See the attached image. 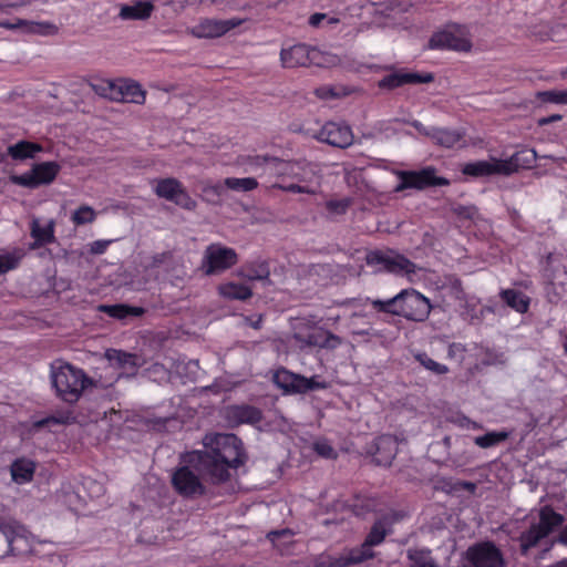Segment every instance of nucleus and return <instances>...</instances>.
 <instances>
[{
    "mask_svg": "<svg viewBox=\"0 0 567 567\" xmlns=\"http://www.w3.org/2000/svg\"><path fill=\"white\" fill-rule=\"evenodd\" d=\"M203 444L204 451L183 453L181 465L172 474V487L183 498L195 499L207 494L202 477L213 485H220L230 480L231 470L246 463L243 441L235 434H207Z\"/></svg>",
    "mask_w": 567,
    "mask_h": 567,
    "instance_id": "nucleus-1",
    "label": "nucleus"
},
{
    "mask_svg": "<svg viewBox=\"0 0 567 567\" xmlns=\"http://www.w3.org/2000/svg\"><path fill=\"white\" fill-rule=\"evenodd\" d=\"M371 305L378 312L404 317L412 321H424L431 311L429 299L415 289H404L386 300H371Z\"/></svg>",
    "mask_w": 567,
    "mask_h": 567,
    "instance_id": "nucleus-2",
    "label": "nucleus"
},
{
    "mask_svg": "<svg viewBox=\"0 0 567 567\" xmlns=\"http://www.w3.org/2000/svg\"><path fill=\"white\" fill-rule=\"evenodd\" d=\"M51 379L56 396L71 404L78 402L83 391L94 384L82 369L70 363L52 369Z\"/></svg>",
    "mask_w": 567,
    "mask_h": 567,
    "instance_id": "nucleus-3",
    "label": "nucleus"
},
{
    "mask_svg": "<svg viewBox=\"0 0 567 567\" xmlns=\"http://www.w3.org/2000/svg\"><path fill=\"white\" fill-rule=\"evenodd\" d=\"M365 262L375 272H386L394 276H410L416 272V265L412 260L391 248L368 251Z\"/></svg>",
    "mask_w": 567,
    "mask_h": 567,
    "instance_id": "nucleus-4",
    "label": "nucleus"
},
{
    "mask_svg": "<svg viewBox=\"0 0 567 567\" xmlns=\"http://www.w3.org/2000/svg\"><path fill=\"white\" fill-rule=\"evenodd\" d=\"M96 92L116 102L143 104L146 99V92L142 85L128 79L106 81L96 87Z\"/></svg>",
    "mask_w": 567,
    "mask_h": 567,
    "instance_id": "nucleus-5",
    "label": "nucleus"
},
{
    "mask_svg": "<svg viewBox=\"0 0 567 567\" xmlns=\"http://www.w3.org/2000/svg\"><path fill=\"white\" fill-rule=\"evenodd\" d=\"M396 176L400 181L394 188L396 193L412 188L423 190L429 187L450 185L446 177L436 176V169L433 166L419 171H398Z\"/></svg>",
    "mask_w": 567,
    "mask_h": 567,
    "instance_id": "nucleus-6",
    "label": "nucleus"
},
{
    "mask_svg": "<svg viewBox=\"0 0 567 567\" xmlns=\"http://www.w3.org/2000/svg\"><path fill=\"white\" fill-rule=\"evenodd\" d=\"M61 165L58 162L49 161L35 163L31 168L20 175H11L12 184L28 189H37L43 185H50L59 175Z\"/></svg>",
    "mask_w": 567,
    "mask_h": 567,
    "instance_id": "nucleus-7",
    "label": "nucleus"
},
{
    "mask_svg": "<svg viewBox=\"0 0 567 567\" xmlns=\"http://www.w3.org/2000/svg\"><path fill=\"white\" fill-rule=\"evenodd\" d=\"M238 262V255L234 248L221 244H210L204 251L202 269L205 275H217L230 269Z\"/></svg>",
    "mask_w": 567,
    "mask_h": 567,
    "instance_id": "nucleus-8",
    "label": "nucleus"
},
{
    "mask_svg": "<svg viewBox=\"0 0 567 567\" xmlns=\"http://www.w3.org/2000/svg\"><path fill=\"white\" fill-rule=\"evenodd\" d=\"M300 171L296 172V179L290 183H274L271 188L293 194L315 195L320 186L317 165L299 161Z\"/></svg>",
    "mask_w": 567,
    "mask_h": 567,
    "instance_id": "nucleus-9",
    "label": "nucleus"
},
{
    "mask_svg": "<svg viewBox=\"0 0 567 567\" xmlns=\"http://www.w3.org/2000/svg\"><path fill=\"white\" fill-rule=\"evenodd\" d=\"M153 189L157 197L174 203L184 209L193 210L196 207V202L190 197L182 182L175 177L155 179Z\"/></svg>",
    "mask_w": 567,
    "mask_h": 567,
    "instance_id": "nucleus-10",
    "label": "nucleus"
},
{
    "mask_svg": "<svg viewBox=\"0 0 567 567\" xmlns=\"http://www.w3.org/2000/svg\"><path fill=\"white\" fill-rule=\"evenodd\" d=\"M466 559L473 567H503L504 557L493 542H481L468 547Z\"/></svg>",
    "mask_w": 567,
    "mask_h": 567,
    "instance_id": "nucleus-11",
    "label": "nucleus"
},
{
    "mask_svg": "<svg viewBox=\"0 0 567 567\" xmlns=\"http://www.w3.org/2000/svg\"><path fill=\"white\" fill-rule=\"evenodd\" d=\"M239 19L217 20L204 19L189 29V33L197 39H213L226 34L241 24Z\"/></svg>",
    "mask_w": 567,
    "mask_h": 567,
    "instance_id": "nucleus-12",
    "label": "nucleus"
},
{
    "mask_svg": "<svg viewBox=\"0 0 567 567\" xmlns=\"http://www.w3.org/2000/svg\"><path fill=\"white\" fill-rule=\"evenodd\" d=\"M317 138L331 146L346 148L353 142V133L349 125L338 122H327L319 131Z\"/></svg>",
    "mask_w": 567,
    "mask_h": 567,
    "instance_id": "nucleus-13",
    "label": "nucleus"
},
{
    "mask_svg": "<svg viewBox=\"0 0 567 567\" xmlns=\"http://www.w3.org/2000/svg\"><path fill=\"white\" fill-rule=\"evenodd\" d=\"M256 164H266L269 175L276 177V183H290L296 179V172L300 171L299 161H284L279 158H268L256 156Z\"/></svg>",
    "mask_w": 567,
    "mask_h": 567,
    "instance_id": "nucleus-14",
    "label": "nucleus"
},
{
    "mask_svg": "<svg viewBox=\"0 0 567 567\" xmlns=\"http://www.w3.org/2000/svg\"><path fill=\"white\" fill-rule=\"evenodd\" d=\"M316 49L305 43H298L289 48H282L280 52V61L284 68L308 66L313 63Z\"/></svg>",
    "mask_w": 567,
    "mask_h": 567,
    "instance_id": "nucleus-15",
    "label": "nucleus"
},
{
    "mask_svg": "<svg viewBox=\"0 0 567 567\" xmlns=\"http://www.w3.org/2000/svg\"><path fill=\"white\" fill-rule=\"evenodd\" d=\"M226 420L233 425H257L262 421V411L250 404H234L225 410Z\"/></svg>",
    "mask_w": 567,
    "mask_h": 567,
    "instance_id": "nucleus-16",
    "label": "nucleus"
},
{
    "mask_svg": "<svg viewBox=\"0 0 567 567\" xmlns=\"http://www.w3.org/2000/svg\"><path fill=\"white\" fill-rule=\"evenodd\" d=\"M434 81L433 73L395 72L385 75L378 83L380 89L393 90L405 84L431 83Z\"/></svg>",
    "mask_w": 567,
    "mask_h": 567,
    "instance_id": "nucleus-17",
    "label": "nucleus"
},
{
    "mask_svg": "<svg viewBox=\"0 0 567 567\" xmlns=\"http://www.w3.org/2000/svg\"><path fill=\"white\" fill-rule=\"evenodd\" d=\"M472 43L468 39L456 35L449 30H442L433 33L429 40V49L432 50H455V51H470Z\"/></svg>",
    "mask_w": 567,
    "mask_h": 567,
    "instance_id": "nucleus-18",
    "label": "nucleus"
},
{
    "mask_svg": "<svg viewBox=\"0 0 567 567\" xmlns=\"http://www.w3.org/2000/svg\"><path fill=\"white\" fill-rule=\"evenodd\" d=\"M511 165L508 162L495 159L494 162L488 161H476L467 163L463 166L462 173L473 177L492 176L496 174H511Z\"/></svg>",
    "mask_w": 567,
    "mask_h": 567,
    "instance_id": "nucleus-19",
    "label": "nucleus"
},
{
    "mask_svg": "<svg viewBox=\"0 0 567 567\" xmlns=\"http://www.w3.org/2000/svg\"><path fill=\"white\" fill-rule=\"evenodd\" d=\"M0 28L7 30L20 29L24 33L40 34V35H53L58 32V27L50 22H34L24 19L17 18L14 21L0 20Z\"/></svg>",
    "mask_w": 567,
    "mask_h": 567,
    "instance_id": "nucleus-20",
    "label": "nucleus"
},
{
    "mask_svg": "<svg viewBox=\"0 0 567 567\" xmlns=\"http://www.w3.org/2000/svg\"><path fill=\"white\" fill-rule=\"evenodd\" d=\"M367 561V556L355 547L340 556L320 555L316 561V567H350Z\"/></svg>",
    "mask_w": 567,
    "mask_h": 567,
    "instance_id": "nucleus-21",
    "label": "nucleus"
},
{
    "mask_svg": "<svg viewBox=\"0 0 567 567\" xmlns=\"http://www.w3.org/2000/svg\"><path fill=\"white\" fill-rule=\"evenodd\" d=\"M224 187L235 192H250L258 187V182L254 177H227L224 179V183H216L214 185H208L204 187V192L206 194H213L216 197L221 196L224 192Z\"/></svg>",
    "mask_w": 567,
    "mask_h": 567,
    "instance_id": "nucleus-22",
    "label": "nucleus"
},
{
    "mask_svg": "<svg viewBox=\"0 0 567 567\" xmlns=\"http://www.w3.org/2000/svg\"><path fill=\"white\" fill-rule=\"evenodd\" d=\"M30 235L33 238V241L29 245L30 250L54 244L56 241L54 220H50L45 226H41L38 219H33L30 224Z\"/></svg>",
    "mask_w": 567,
    "mask_h": 567,
    "instance_id": "nucleus-23",
    "label": "nucleus"
},
{
    "mask_svg": "<svg viewBox=\"0 0 567 567\" xmlns=\"http://www.w3.org/2000/svg\"><path fill=\"white\" fill-rule=\"evenodd\" d=\"M74 416L71 412H59L42 419H33L29 426V432L35 434L42 430L56 432V427L73 423Z\"/></svg>",
    "mask_w": 567,
    "mask_h": 567,
    "instance_id": "nucleus-24",
    "label": "nucleus"
},
{
    "mask_svg": "<svg viewBox=\"0 0 567 567\" xmlns=\"http://www.w3.org/2000/svg\"><path fill=\"white\" fill-rule=\"evenodd\" d=\"M435 144L452 148L464 143L465 133L461 130L431 127L424 132Z\"/></svg>",
    "mask_w": 567,
    "mask_h": 567,
    "instance_id": "nucleus-25",
    "label": "nucleus"
},
{
    "mask_svg": "<svg viewBox=\"0 0 567 567\" xmlns=\"http://www.w3.org/2000/svg\"><path fill=\"white\" fill-rule=\"evenodd\" d=\"M374 460L379 465L388 466L395 457L398 452V442L393 435L384 434L378 436L374 442Z\"/></svg>",
    "mask_w": 567,
    "mask_h": 567,
    "instance_id": "nucleus-26",
    "label": "nucleus"
},
{
    "mask_svg": "<svg viewBox=\"0 0 567 567\" xmlns=\"http://www.w3.org/2000/svg\"><path fill=\"white\" fill-rule=\"evenodd\" d=\"M386 534L388 532L385 529L384 523L382 520H377L372 525L369 534L367 535L361 546L355 548L367 556V560L372 559L374 557V551L372 550V547L380 545L384 540Z\"/></svg>",
    "mask_w": 567,
    "mask_h": 567,
    "instance_id": "nucleus-27",
    "label": "nucleus"
},
{
    "mask_svg": "<svg viewBox=\"0 0 567 567\" xmlns=\"http://www.w3.org/2000/svg\"><path fill=\"white\" fill-rule=\"evenodd\" d=\"M564 523V516L554 511L551 506H544L539 511V520L534 524L545 536H549L556 528Z\"/></svg>",
    "mask_w": 567,
    "mask_h": 567,
    "instance_id": "nucleus-28",
    "label": "nucleus"
},
{
    "mask_svg": "<svg viewBox=\"0 0 567 567\" xmlns=\"http://www.w3.org/2000/svg\"><path fill=\"white\" fill-rule=\"evenodd\" d=\"M154 11L152 1H136L133 4H122L118 17L122 20H146Z\"/></svg>",
    "mask_w": 567,
    "mask_h": 567,
    "instance_id": "nucleus-29",
    "label": "nucleus"
},
{
    "mask_svg": "<svg viewBox=\"0 0 567 567\" xmlns=\"http://www.w3.org/2000/svg\"><path fill=\"white\" fill-rule=\"evenodd\" d=\"M42 151L43 147L41 144L23 140L8 146L7 154L14 161H24L34 158L35 155Z\"/></svg>",
    "mask_w": 567,
    "mask_h": 567,
    "instance_id": "nucleus-30",
    "label": "nucleus"
},
{
    "mask_svg": "<svg viewBox=\"0 0 567 567\" xmlns=\"http://www.w3.org/2000/svg\"><path fill=\"white\" fill-rule=\"evenodd\" d=\"M21 540L23 539L14 526L0 520V556L14 554L17 549L16 544Z\"/></svg>",
    "mask_w": 567,
    "mask_h": 567,
    "instance_id": "nucleus-31",
    "label": "nucleus"
},
{
    "mask_svg": "<svg viewBox=\"0 0 567 567\" xmlns=\"http://www.w3.org/2000/svg\"><path fill=\"white\" fill-rule=\"evenodd\" d=\"M12 480L18 484H25L32 481L35 464L27 458L16 460L10 467Z\"/></svg>",
    "mask_w": 567,
    "mask_h": 567,
    "instance_id": "nucleus-32",
    "label": "nucleus"
},
{
    "mask_svg": "<svg viewBox=\"0 0 567 567\" xmlns=\"http://www.w3.org/2000/svg\"><path fill=\"white\" fill-rule=\"evenodd\" d=\"M300 378V374L292 373L289 370L281 368L275 372L274 382L286 393H298Z\"/></svg>",
    "mask_w": 567,
    "mask_h": 567,
    "instance_id": "nucleus-33",
    "label": "nucleus"
},
{
    "mask_svg": "<svg viewBox=\"0 0 567 567\" xmlns=\"http://www.w3.org/2000/svg\"><path fill=\"white\" fill-rule=\"evenodd\" d=\"M270 269L266 260H255L245 264L239 271V275L248 280H262L269 277Z\"/></svg>",
    "mask_w": 567,
    "mask_h": 567,
    "instance_id": "nucleus-34",
    "label": "nucleus"
},
{
    "mask_svg": "<svg viewBox=\"0 0 567 567\" xmlns=\"http://www.w3.org/2000/svg\"><path fill=\"white\" fill-rule=\"evenodd\" d=\"M100 310L107 316L115 319H125L127 317H140L144 313V309L141 307H133L124 303L117 305H102Z\"/></svg>",
    "mask_w": 567,
    "mask_h": 567,
    "instance_id": "nucleus-35",
    "label": "nucleus"
},
{
    "mask_svg": "<svg viewBox=\"0 0 567 567\" xmlns=\"http://www.w3.org/2000/svg\"><path fill=\"white\" fill-rule=\"evenodd\" d=\"M501 298L508 307L519 313L527 312L529 308V298L522 291L515 289H505L501 291Z\"/></svg>",
    "mask_w": 567,
    "mask_h": 567,
    "instance_id": "nucleus-36",
    "label": "nucleus"
},
{
    "mask_svg": "<svg viewBox=\"0 0 567 567\" xmlns=\"http://www.w3.org/2000/svg\"><path fill=\"white\" fill-rule=\"evenodd\" d=\"M220 296L230 300H247L252 296L250 287L244 284L226 282L218 288Z\"/></svg>",
    "mask_w": 567,
    "mask_h": 567,
    "instance_id": "nucleus-37",
    "label": "nucleus"
},
{
    "mask_svg": "<svg viewBox=\"0 0 567 567\" xmlns=\"http://www.w3.org/2000/svg\"><path fill=\"white\" fill-rule=\"evenodd\" d=\"M341 338L329 332H312L307 336L306 343L310 347L336 349L341 344Z\"/></svg>",
    "mask_w": 567,
    "mask_h": 567,
    "instance_id": "nucleus-38",
    "label": "nucleus"
},
{
    "mask_svg": "<svg viewBox=\"0 0 567 567\" xmlns=\"http://www.w3.org/2000/svg\"><path fill=\"white\" fill-rule=\"evenodd\" d=\"M408 558L412 567H439L432 556V551L427 548L409 549Z\"/></svg>",
    "mask_w": 567,
    "mask_h": 567,
    "instance_id": "nucleus-39",
    "label": "nucleus"
},
{
    "mask_svg": "<svg viewBox=\"0 0 567 567\" xmlns=\"http://www.w3.org/2000/svg\"><path fill=\"white\" fill-rule=\"evenodd\" d=\"M24 256L25 251L19 247L10 252L0 254V276L17 269Z\"/></svg>",
    "mask_w": 567,
    "mask_h": 567,
    "instance_id": "nucleus-40",
    "label": "nucleus"
},
{
    "mask_svg": "<svg viewBox=\"0 0 567 567\" xmlns=\"http://www.w3.org/2000/svg\"><path fill=\"white\" fill-rule=\"evenodd\" d=\"M546 538L539 529L532 524L530 527L519 536L520 551L526 555L528 550L535 547L542 539Z\"/></svg>",
    "mask_w": 567,
    "mask_h": 567,
    "instance_id": "nucleus-41",
    "label": "nucleus"
},
{
    "mask_svg": "<svg viewBox=\"0 0 567 567\" xmlns=\"http://www.w3.org/2000/svg\"><path fill=\"white\" fill-rule=\"evenodd\" d=\"M509 437L508 431H491L484 435L476 436L474 443L481 449H488L505 442Z\"/></svg>",
    "mask_w": 567,
    "mask_h": 567,
    "instance_id": "nucleus-42",
    "label": "nucleus"
},
{
    "mask_svg": "<svg viewBox=\"0 0 567 567\" xmlns=\"http://www.w3.org/2000/svg\"><path fill=\"white\" fill-rule=\"evenodd\" d=\"M443 489L450 494H457L460 492H467L474 494L476 491V484L467 481L445 478L442 481Z\"/></svg>",
    "mask_w": 567,
    "mask_h": 567,
    "instance_id": "nucleus-43",
    "label": "nucleus"
},
{
    "mask_svg": "<svg viewBox=\"0 0 567 567\" xmlns=\"http://www.w3.org/2000/svg\"><path fill=\"white\" fill-rule=\"evenodd\" d=\"M415 360L426 370L434 374L442 375L449 372V368L445 364L434 361L425 352H420L414 355Z\"/></svg>",
    "mask_w": 567,
    "mask_h": 567,
    "instance_id": "nucleus-44",
    "label": "nucleus"
},
{
    "mask_svg": "<svg viewBox=\"0 0 567 567\" xmlns=\"http://www.w3.org/2000/svg\"><path fill=\"white\" fill-rule=\"evenodd\" d=\"M95 217L96 213L91 206L82 205L76 210H74L71 219L74 225L81 226L93 223Z\"/></svg>",
    "mask_w": 567,
    "mask_h": 567,
    "instance_id": "nucleus-45",
    "label": "nucleus"
},
{
    "mask_svg": "<svg viewBox=\"0 0 567 567\" xmlns=\"http://www.w3.org/2000/svg\"><path fill=\"white\" fill-rule=\"evenodd\" d=\"M352 205V198L343 197L340 199H329L326 202V210L329 215L339 216L344 215Z\"/></svg>",
    "mask_w": 567,
    "mask_h": 567,
    "instance_id": "nucleus-46",
    "label": "nucleus"
},
{
    "mask_svg": "<svg viewBox=\"0 0 567 567\" xmlns=\"http://www.w3.org/2000/svg\"><path fill=\"white\" fill-rule=\"evenodd\" d=\"M328 384L324 381H319L318 377L306 378L301 375L299 380L298 393H307L315 390L327 389Z\"/></svg>",
    "mask_w": 567,
    "mask_h": 567,
    "instance_id": "nucleus-47",
    "label": "nucleus"
},
{
    "mask_svg": "<svg viewBox=\"0 0 567 567\" xmlns=\"http://www.w3.org/2000/svg\"><path fill=\"white\" fill-rule=\"evenodd\" d=\"M537 97L542 102L549 103H567V90L566 91H543L537 93Z\"/></svg>",
    "mask_w": 567,
    "mask_h": 567,
    "instance_id": "nucleus-48",
    "label": "nucleus"
},
{
    "mask_svg": "<svg viewBox=\"0 0 567 567\" xmlns=\"http://www.w3.org/2000/svg\"><path fill=\"white\" fill-rule=\"evenodd\" d=\"M354 513L357 515H362L364 513H369L375 509L377 502L371 497H355L354 503L352 504Z\"/></svg>",
    "mask_w": 567,
    "mask_h": 567,
    "instance_id": "nucleus-49",
    "label": "nucleus"
},
{
    "mask_svg": "<svg viewBox=\"0 0 567 567\" xmlns=\"http://www.w3.org/2000/svg\"><path fill=\"white\" fill-rule=\"evenodd\" d=\"M313 451L324 457V458H336L337 457V453L334 451V449L332 447V445L326 441V440H321V441H317L313 443Z\"/></svg>",
    "mask_w": 567,
    "mask_h": 567,
    "instance_id": "nucleus-50",
    "label": "nucleus"
},
{
    "mask_svg": "<svg viewBox=\"0 0 567 567\" xmlns=\"http://www.w3.org/2000/svg\"><path fill=\"white\" fill-rule=\"evenodd\" d=\"M106 357L110 361H116L120 365L130 363L133 355L121 350H109Z\"/></svg>",
    "mask_w": 567,
    "mask_h": 567,
    "instance_id": "nucleus-51",
    "label": "nucleus"
},
{
    "mask_svg": "<svg viewBox=\"0 0 567 567\" xmlns=\"http://www.w3.org/2000/svg\"><path fill=\"white\" fill-rule=\"evenodd\" d=\"M83 486L85 488L90 489V492H91L90 496L91 497H94V496L97 497V496H100V495H102L104 493V486L102 484L91 480V478H85L83 481Z\"/></svg>",
    "mask_w": 567,
    "mask_h": 567,
    "instance_id": "nucleus-52",
    "label": "nucleus"
},
{
    "mask_svg": "<svg viewBox=\"0 0 567 567\" xmlns=\"http://www.w3.org/2000/svg\"><path fill=\"white\" fill-rule=\"evenodd\" d=\"M315 94L322 100L337 97L339 94L334 91V87L329 85H323L316 89Z\"/></svg>",
    "mask_w": 567,
    "mask_h": 567,
    "instance_id": "nucleus-53",
    "label": "nucleus"
},
{
    "mask_svg": "<svg viewBox=\"0 0 567 567\" xmlns=\"http://www.w3.org/2000/svg\"><path fill=\"white\" fill-rule=\"evenodd\" d=\"M326 20H327L329 23H336V22H338V20H337V19L329 18L326 13H313V14H312V16H310V18H309V24H310L311 27L317 28V27H320V25H321V23H322L323 21H326Z\"/></svg>",
    "mask_w": 567,
    "mask_h": 567,
    "instance_id": "nucleus-54",
    "label": "nucleus"
},
{
    "mask_svg": "<svg viewBox=\"0 0 567 567\" xmlns=\"http://www.w3.org/2000/svg\"><path fill=\"white\" fill-rule=\"evenodd\" d=\"M110 245L107 240H95L91 244L90 251L94 255L104 254Z\"/></svg>",
    "mask_w": 567,
    "mask_h": 567,
    "instance_id": "nucleus-55",
    "label": "nucleus"
},
{
    "mask_svg": "<svg viewBox=\"0 0 567 567\" xmlns=\"http://www.w3.org/2000/svg\"><path fill=\"white\" fill-rule=\"evenodd\" d=\"M293 533L289 528L278 529V530H271L267 534V538L270 542H276L280 537L289 536L291 537Z\"/></svg>",
    "mask_w": 567,
    "mask_h": 567,
    "instance_id": "nucleus-56",
    "label": "nucleus"
},
{
    "mask_svg": "<svg viewBox=\"0 0 567 567\" xmlns=\"http://www.w3.org/2000/svg\"><path fill=\"white\" fill-rule=\"evenodd\" d=\"M27 4V1L20 0V1H0V11L7 12L9 9H16L21 8Z\"/></svg>",
    "mask_w": 567,
    "mask_h": 567,
    "instance_id": "nucleus-57",
    "label": "nucleus"
},
{
    "mask_svg": "<svg viewBox=\"0 0 567 567\" xmlns=\"http://www.w3.org/2000/svg\"><path fill=\"white\" fill-rule=\"evenodd\" d=\"M563 118L561 115L559 114H554V115H550V116H545V117H540L538 118L537 123L539 126H545V125H548L553 122H556V121H560Z\"/></svg>",
    "mask_w": 567,
    "mask_h": 567,
    "instance_id": "nucleus-58",
    "label": "nucleus"
},
{
    "mask_svg": "<svg viewBox=\"0 0 567 567\" xmlns=\"http://www.w3.org/2000/svg\"><path fill=\"white\" fill-rule=\"evenodd\" d=\"M248 324L254 329H260L262 323V315L246 318Z\"/></svg>",
    "mask_w": 567,
    "mask_h": 567,
    "instance_id": "nucleus-59",
    "label": "nucleus"
},
{
    "mask_svg": "<svg viewBox=\"0 0 567 567\" xmlns=\"http://www.w3.org/2000/svg\"><path fill=\"white\" fill-rule=\"evenodd\" d=\"M120 412L116 411L114 408H111L109 410L103 411V419L110 420L111 422H114L113 415H117Z\"/></svg>",
    "mask_w": 567,
    "mask_h": 567,
    "instance_id": "nucleus-60",
    "label": "nucleus"
},
{
    "mask_svg": "<svg viewBox=\"0 0 567 567\" xmlns=\"http://www.w3.org/2000/svg\"><path fill=\"white\" fill-rule=\"evenodd\" d=\"M558 542L567 546V525L559 533Z\"/></svg>",
    "mask_w": 567,
    "mask_h": 567,
    "instance_id": "nucleus-61",
    "label": "nucleus"
},
{
    "mask_svg": "<svg viewBox=\"0 0 567 567\" xmlns=\"http://www.w3.org/2000/svg\"><path fill=\"white\" fill-rule=\"evenodd\" d=\"M413 126H414L415 128L420 130L421 124H420V122H419V121H415V122H414V124H413Z\"/></svg>",
    "mask_w": 567,
    "mask_h": 567,
    "instance_id": "nucleus-62",
    "label": "nucleus"
},
{
    "mask_svg": "<svg viewBox=\"0 0 567 567\" xmlns=\"http://www.w3.org/2000/svg\"><path fill=\"white\" fill-rule=\"evenodd\" d=\"M535 156H536L535 152H534V151H532V152H530V161H534V159H535Z\"/></svg>",
    "mask_w": 567,
    "mask_h": 567,
    "instance_id": "nucleus-63",
    "label": "nucleus"
},
{
    "mask_svg": "<svg viewBox=\"0 0 567 567\" xmlns=\"http://www.w3.org/2000/svg\"><path fill=\"white\" fill-rule=\"evenodd\" d=\"M513 159L518 161V154H515V156L513 157Z\"/></svg>",
    "mask_w": 567,
    "mask_h": 567,
    "instance_id": "nucleus-64",
    "label": "nucleus"
}]
</instances>
